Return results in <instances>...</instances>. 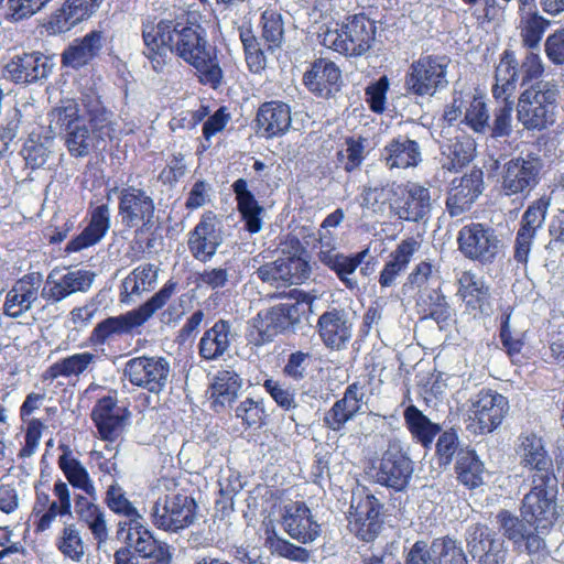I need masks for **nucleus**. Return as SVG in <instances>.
Segmentation results:
<instances>
[{
  "label": "nucleus",
  "instance_id": "obj_39",
  "mask_svg": "<svg viewBox=\"0 0 564 564\" xmlns=\"http://www.w3.org/2000/svg\"><path fill=\"white\" fill-rule=\"evenodd\" d=\"M110 228V208L107 204L96 207L87 227L74 239L68 241L65 251L78 252L98 243Z\"/></svg>",
  "mask_w": 564,
  "mask_h": 564
},
{
  "label": "nucleus",
  "instance_id": "obj_43",
  "mask_svg": "<svg viewBox=\"0 0 564 564\" xmlns=\"http://www.w3.org/2000/svg\"><path fill=\"white\" fill-rule=\"evenodd\" d=\"M238 210L245 221L246 229L250 234H257L262 229L263 207L258 203L254 194L249 189L248 182L245 178L236 180L232 185Z\"/></svg>",
  "mask_w": 564,
  "mask_h": 564
},
{
  "label": "nucleus",
  "instance_id": "obj_41",
  "mask_svg": "<svg viewBox=\"0 0 564 564\" xmlns=\"http://www.w3.org/2000/svg\"><path fill=\"white\" fill-rule=\"evenodd\" d=\"M243 380L234 369H220L214 377L210 386V398L216 412L225 410L237 399Z\"/></svg>",
  "mask_w": 564,
  "mask_h": 564
},
{
  "label": "nucleus",
  "instance_id": "obj_37",
  "mask_svg": "<svg viewBox=\"0 0 564 564\" xmlns=\"http://www.w3.org/2000/svg\"><path fill=\"white\" fill-rule=\"evenodd\" d=\"M40 278L24 275L7 293L3 304L6 315L18 318L32 308L39 297Z\"/></svg>",
  "mask_w": 564,
  "mask_h": 564
},
{
  "label": "nucleus",
  "instance_id": "obj_32",
  "mask_svg": "<svg viewBox=\"0 0 564 564\" xmlns=\"http://www.w3.org/2000/svg\"><path fill=\"white\" fill-rule=\"evenodd\" d=\"M369 257L370 250L369 248H366L351 254H345L338 251L332 256L324 257L319 262L332 270L346 289L354 291L359 288V284L352 274L361 264H365V267L360 269V272L366 274V270L370 263V261L367 260Z\"/></svg>",
  "mask_w": 564,
  "mask_h": 564
},
{
  "label": "nucleus",
  "instance_id": "obj_61",
  "mask_svg": "<svg viewBox=\"0 0 564 564\" xmlns=\"http://www.w3.org/2000/svg\"><path fill=\"white\" fill-rule=\"evenodd\" d=\"M262 387L282 410L292 412L299 408L296 402V389L291 386L279 380L268 378L262 383Z\"/></svg>",
  "mask_w": 564,
  "mask_h": 564
},
{
  "label": "nucleus",
  "instance_id": "obj_14",
  "mask_svg": "<svg viewBox=\"0 0 564 564\" xmlns=\"http://www.w3.org/2000/svg\"><path fill=\"white\" fill-rule=\"evenodd\" d=\"M123 375L131 384L160 394L170 383L171 364L161 356L135 357L126 362Z\"/></svg>",
  "mask_w": 564,
  "mask_h": 564
},
{
  "label": "nucleus",
  "instance_id": "obj_52",
  "mask_svg": "<svg viewBox=\"0 0 564 564\" xmlns=\"http://www.w3.org/2000/svg\"><path fill=\"white\" fill-rule=\"evenodd\" d=\"M159 268L152 263H143L134 268L122 281L121 295H141L151 291L158 282Z\"/></svg>",
  "mask_w": 564,
  "mask_h": 564
},
{
  "label": "nucleus",
  "instance_id": "obj_22",
  "mask_svg": "<svg viewBox=\"0 0 564 564\" xmlns=\"http://www.w3.org/2000/svg\"><path fill=\"white\" fill-rule=\"evenodd\" d=\"M257 276L275 289H285L300 284L311 275V265L307 259L279 257L258 268Z\"/></svg>",
  "mask_w": 564,
  "mask_h": 564
},
{
  "label": "nucleus",
  "instance_id": "obj_53",
  "mask_svg": "<svg viewBox=\"0 0 564 564\" xmlns=\"http://www.w3.org/2000/svg\"><path fill=\"white\" fill-rule=\"evenodd\" d=\"M85 107L89 117V122L93 127V133L98 140L106 138H113L116 133V122L113 121V113L107 110L98 97L91 96L90 99L85 100Z\"/></svg>",
  "mask_w": 564,
  "mask_h": 564
},
{
  "label": "nucleus",
  "instance_id": "obj_11",
  "mask_svg": "<svg viewBox=\"0 0 564 564\" xmlns=\"http://www.w3.org/2000/svg\"><path fill=\"white\" fill-rule=\"evenodd\" d=\"M196 507L194 499L186 495H164L151 508L152 522L160 530L178 532L194 523Z\"/></svg>",
  "mask_w": 564,
  "mask_h": 564
},
{
  "label": "nucleus",
  "instance_id": "obj_23",
  "mask_svg": "<svg viewBox=\"0 0 564 564\" xmlns=\"http://www.w3.org/2000/svg\"><path fill=\"white\" fill-rule=\"evenodd\" d=\"M96 274L89 270H72L64 274L57 271L48 273L42 290L41 296L48 304H56L77 292H87L95 280Z\"/></svg>",
  "mask_w": 564,
  "mask_h": 564
},
{
  "label": "nucleus",
  "instance_id": "obj_42",
  "mask_svg": "<svg viewBox=\"0 0 564 564\" xmlns=\"http://www.w3.org/2000/svg\"><path fill=\"white\" fill-rule=\"evenodd\" d=\"M495 85L492 96L496 99L507 101L516 91L520 80L519 63L514 52L506 50L495 70Z\"/></svg>",
  "mask_w": 564,
  "mask_h": 564
},
{
  "label": "nucleus",
  "instance_id": "obj_19",
  "mask_svg": "<svg viewBox=\"0 0 564 564\" xmlns=\"http://www.w3.org/2000/svg\"><path fill=\"white\" fill-rule=\"evenodd\" d=\"M495 519L498 531L514 547L524 544L529 554L539 553L546 547L544 535L535 530L521 514L517 516L510 510L501 509Z\"/></svg>",
  "mask_w": 564,
  "mask_h": 564
},
{
  "label": "nucleus",
  "instance_id": "obj_50",
  "mask_svg": "<svg viewBox=\"0 0 564 564\" xmlns=\"http://www.w3.org/2000/svg\"><path fill=\"white\" fill-rule=\"evenodd\" d=\"M97 359L98 357L90 351L70 355L50 366L46 370L45 378L55 380L58 377H79L91 369Z\"/></svg>",
  "mask_w": 564,
  "mask_h": 564
},
{
  "label": "nucleus",
  "instance_id": "obj_33",
  "mask_svg": "<svg viewBox=\"0 0 564 564\" xmlns=\"http://www.w3.org/2000/svg\"><path fill=\"white\" fill-rule=\"evenodd\" d=\"M381 161L389 170L415 167L422 162L421 147L415 140L400 134L384 145Z\"/></svg>",
  "mask_w": 564,
  "mask_h": 564
},
{
  "label": "nucleus",
  "instance_id": "obj_36",
  "mask_svg": "<svg viewBox=\"0 0 564 564\" xmlns=\"http://www.w3.org/2000/svg\"><path fill=\"white\" fill-rule=\"evenodd\" d=\"M140 326L142 324L133 310L117 316H109L94 327L88 341L91 346H102L118 337L131 334L134 328Z\"/></svg>",
  "mask_w": 564,
  "mask_h": 564
},
{
  "label": "nucleus",
  "instance_id": "obj_1",
  "mask_svg": "<svg viewBox=\"0 0 564 564\" xmlns=\"http://www.w3.org/2000/svg\"><path fill=\"white\" fill-rule=\"evenodd\" d=\"M172 54L193 66L199 82L212 88H218L224 78L216 53L207 46L205 31L199 25L178 23Z\"/></svg>",
  "mask_w": 564,
  "mask_h": 564
},
{
  "label": "nucleus",
  "instance_id": "obj_12",
  "mask_svg": "<svg viewBox=\"0 0 564 564\" xmlns=\"http://www.w3.org/2000/svg\"><path fill=\"white\" fill-rule=\"evenodd\" d=\"M516 454L520 467L527 471V480L555 478L553 457L545 440L534 432H522L516 441Z\"/></svg>",
  "mask_w": 564,
  "mask_h": 564
},
{
  "label": "nucleus",
  "instance_id": "obj_46",
  "mask_svg": "<svg viewBox=\"0 0 564 564\" xmlns=\"http://www.w3.org/2000/svg\"><path fill=\"white\" fill-rule=\"evenodd\" d=\"M404 423L412 438L424 448H430L441 426L432 422L417 406L411 404L403 412Z\"/></svg>",
  "mask_w": 564,
  "mask_h": 564
},
{
  "label": "nucleus",
  "instance_id": "obj_48",
  "mask_svg": "<svg viewBox=\"0 0 564 564\" xmlns=\"http://www.w3.org/2000/svg\"><path fill=\"white\" fill-rule=\"evenodd\" d=\"M519 29L523 44L529 48H538L541 40L551 25V21L542 17L533 6L521 9L519 6Z\"/></svg>",
  "mask_w": 564,
  "mask_h": 564
},
{
  "label": "nucleus",
  "instance_id": "obj_47",
  "mask_svg": "<svg viewBox=\"0 0 564 564\" xmlns=\"http://www.w3.org/2000/svg\"><path fill=\"white\" fill-rule=\"evenodd\" d=\"M135 534L130 546L134 547L139 556L151 560L149 564H171L172 552L167 543L154 539L143 527L135 528Z\"/></svg>",
  "mask_w": 564,
  "mask_h": 564
},
{
  "label": "nucleus",
  "instance_id": "obj_10",
  "mask_svg": "<svg viewBox=\"0 0 564 564\" xmlns=\"http://www.w3.org/2000/svg\"><path fill=\"white\" fill-rule=\"evenodd\" d=\"M299 322L296 304H280L260 311L249 322V341L256 346L273 341V339Z\"/></svg>",
  "mask_w": 564,
  "mask_h": 564
},
{
  "label": "nucleus",
  "instance_id": "obj_55",
  "mask_svg": "<svg viewBox=\"0 0 564 564\" xmlns=\"http://www.w3.org/2000/svg\"><path fill=\"white\" fill-rule=\"evenodd\" d=\"M58 551L74 562H80L85 555V544L75 523L66 524L56 542Z\"/></svg>",
  "mask_w": 564,
  "mask_h": 564
},
{
  "label": "nucleus",
  "instance_id": "obj_56",
  "mask_svg": "<svg viewBox=\"0 0 564 564\" xmlns=\"http://www.w3.org/2000/svg\"><path fill=\"white\" fill-rule=\"evenodd\" d=\"M549 207V197L542 196L539 199L534 200L523 213L520 220V227L518 230H524L527 231V234L536 236L538 230H540L545 223Z\"/></svg>",
  "mask_w": 564,
  "mask_h": 564
},
{
  "label": "nucleus",
  "instance_id": "obj_8",
  "mask_svg": "<svg viewBox=\"0 0 564 564\" xmlns=\"http://www.w3.org/2000/svg\"><path fill=\"white\" fill-rule=\"evenodd\" d=\"M544 163L535 152L521 153L510 159L502 166L501 191L507 196L527 197L540 183Z\"/></svg>",
  "mask_w": 564,
  "mask_h": 564
},
{
  "label": "nucleus",
  "instance_id": "obj_24",
  "mask_svg": "<svg viewBox=\"0 0 564 564\" xmlns=\"http://www.w3.org/2000/svg\"><path fill=\"white\" fill-rule=\"evenodd\" d=\"M223 241L221 223L214 213L207 212L188 234L187 245L191 254L205 263L212 260Z\"/></svg>",
  "mask_w": 564,
  "mask_h": 564
},
{
  "label": "nucleus",
  "instance_id": "obj_45",
  "mask_svg": "<svg viewBox=\"0 0 564 564\" xmlns=\"http://www.w3.org/2000/svg\"><path fill=\"white\" fill-rule=\"evenodd\" d=\"M419 248L420 243L413 238L402 240L380 272L379 284L382 288L394 285L398 276L408 268Z\"/></svg>",
  "mask_w": 564,
  "mask_h": 564
},
{
  "label": "nucleus",
  "instance_id": "obj_35",
  "mask_svg": "<svg viewBox=\"0 0 564 564\" xmlns=\"http://www.w3.org/2000/svg\"><path fill=\"white\" fill-rule=\"evenodd\" d=\"M105 34L93 30L80 39H75L62 53V64L65 67L78 69L89 64L101 51Z\"/></svg>",
  "mask_w": 564,
  "mask_h": 564
},
{
  "label": "nucleus",
  "instance_id": "obj_64",
  "mask_svg": "<svg viewBox=\"0 0 564 564\" xmlns=\"http://www.w3.org/2000/svg\"><path fill=\"white\" fill-rule=\"evenodd\" d=\"M235 416L240 419L247 427H260L265 417L263 400L245 399L236 406Z\"/></svg>",
  "mask_w": 564,
  "mask_h": 564
},
{
  "label": "nucleus",
  "instance_id": "obj_21",
  "mask_svg": "<svg viewBox=\"0 0 564 564\" xmlns=\"http://www.w3.org/2000/svg\"><path fill=\"white\" fill-rule=\"evenodd\" d=\"M434 204L435 199L432 198L429 187L417 183H408L391 207L401 220L426 224L432 216Z\"/></svg>",
  "mask_w": 564,
  "mask_h": 564
},
{
  "label": "nucleus",
  "instance_id": "obj_40",
  "mask_svg": "<svg viewBox=\"0 0 564 564\" xmlns=\"http://www.w3.org/2000/svg\"><path fill=\"white\" fill-rule=\"evenodd\" d=\"M95 501L88 496L78 494L74 498V510L78 520L88 528L97 541L98 549H101L108 540V527L105 512Z\"/></svg>",
  "mask_w": 564,
  "mask_h": 564
},
{
  "label": "nucleus",
  "instance_id": "obj_34",
  "mask_svg": "<svg viewBox=\"0 0 564 564\" xmlns=\"http://www.w3.org/2000/svg\"><path fill=\"white\" fill-rule=\"evenodd\" d=\"M285 532L301 543H310L319 535L321 527L313 520L311 510L303 502H294L285 509L282 521Z\"/></svg>",
  "mask_w": 564,
  "mask_h": 564
},
{
  "label": "nucleus",
  "instance_id": "obj_18",
  "mask_svg": "<svg viewBox=\"0 0 564 564\" xmlns=\"http://www.w3.org/2000/svg\"><path fill=\"white\" fill-rule=\"evenodd\" d=\"M382 505L367 489L361 488L352 492L349 508L350 523L357 525V535L366 541L375 540L382 529L380 520Z\"/></svg>",
  "mask_w": 564,
  "mask_h": 564
},
{
  "label": "nucleus",
  "instance_id": "obj_6",
  "mask_svg": "<svg viewBox=\"0 0 564 564\" xmlns=\"http://www.w3.org/2000/svg\"><path fill=\"white\" fill-rule=\"evenodd\" d=\"M451 58L446 55H422L414 61L404 78V87L415 96H434L447 87Z\"/></svg>",
  "mask_w": 564,
  "mask_h": 564
},
{
  "label": "nucleus",
  "instance_id": "obj_7",
  "mask_svg": "<svg viewBox=\"0 0 564 564\" xmlns=\"http://www.w3.org/2000/svg\"><path fill=\"white\" fill-rule=\"evenodd\" d=\"M457 245L465 258L482 265L492 264L503 247L497 231L481 223L463 226L457 235Z\"/></svg>",
  "mask_w": 564,
  "mask_h": 564
},
{
  "label": "nucleus",
  "instance_id": "obj_25",
  "mask_svg": "<svg viewBox=\"0 0 564 564\" xmlns=\"http://www.w3.org/2000/svg\"><path fill=\"white\" fill-rule=\"evenodd\" d=\"M303 83L308 91L316 97L329 99L341 89V70L333 61L317 58L304 73Z\"/></svg>",
  "mask_w": 564,
  "mask_h": 564
},
{
  "label": "nucleus",
  "instance_id": "obj_60",
  "mask_svg": "<svg viewBox=\"0 0 564 564\" xmlns=\"http://www.w3.org/2000/svg\"><path fill=\"white\" fill-rule=\"evenodd\" d=\"M417 304L424 306V311L434 319L445 318L448 314L446 297L440 288L424 286L419 290Z\"/></svg>",
  "mask_w": 564,
  "mask_h": 564
},
{
  "label": "nucleus",
  "instance_id": "obj_29",
  "mask_svg": "<svg viewBox=\"0 0 564 564\" xmlns=\"http://www.w3.org/2000/svg\"><path fill=\"white\" fill-rule=\"evenodd\" d=\"M53 66L51 57L41 52H32L14 56L6 69L13 82L32 84L47 78Z\"/></svg>",
  "mask_w": 564,
  "mask_h": 564
},
{
  "label": "nucleus",
  "instance_id": "obj_51",
  "mask_svg": "<svg viewBox=\"0 0 564 564\" xmlns=\"http://www.w3.org/2000/svg\"><path fill=\"white\" fill-rule=\"evenodd\" d=\"M455 470L458 480L470 489L484 482L485 466L474 449H459Z\"/></svg>",
  "mask_w": 564,
  "mask_h": 564
},
{
  "label": "nucleus",
  "instance_id": "obj_16",
  "mask_svg": "<svg viewBox=\"0 0 564 564\" xmlns=\"http://www.w3.org/2000/svg\"><path fill=\"white\" fill-rule=\"evenodd\" d=\"M109 193H119L118 214L124 226L129 228L141 226L143 229L153 227L155 203L144 188L128 185L121 189L115 187ZM109 197L110 194H108Z\"/></svg>",
  "mask_w": 564,
  "mask_h": 564
},
{
  "label": "nucleus",
  "instance_id": "obj_15",
  "mask_svg": "<svg viewBox=\"0 0 564 564\" xmlns=\"http://www.w3.org/2000/svg\"><path fill=\"white\" fill-rule=\"evenodd\" d=\"M468 554L476 564H508L509 549L506 541L484 523L469 524L464 533Z\"/></svg>",
  "mask_w": 564,
  "mask_h": 564
},
{
  "label": "nucleus",
  "instance_id": "obj_26",
  "mask_svg": "<svg viewBox=\"0 0 564 564\" xmlns=\"http://www.w3.org/2000/svg\"><path fill=\"white\" fill-rule=\"evenodd\" d=\"M104 0H66L45 24L48 34H64L96 13Z\"/></svg>",
  "mask_w": 564,
  "mask_h": 564
},
{
  "label": "nucleus",
  "instance_id": "obj_13",
  "mask_svg": "<svg viewBox=\"0 0 564 564\" xmlns=\"http://www.w3.org/2000/svg\"><path fill=\"white\" fill-rule=\"evenodd\" d=\"M509 411L508 399L492 389H481L473 399L467 430L486 435L494 432Z\"/></svg>",
  "mask_w": 564,
  "mask_h": 564
},
{
  "label": "nucleus",
  "instance_id": "obj_49",
  "mask_svg": "<svg viewBox=\"0 0 564 564\" xmlns=\"http://www.w3.org/2000/svg\"><path fill=\"white\" fill-rule=\"evenodd\" d=\"M58 466L74 488L83 490L90 499L97 500V490L87 469L68 448L58 457Z\"/></svg>",
  "mask_w": 564,
  "mask_h": 564
},
{
  "label": "nucleus",
  "instance_id": "obj_59",
  "mask_svg": "<svg viewBox=\"0 0 564 564\" xmlns=\"http://www.w3.org/2000/svg\"><path fill=\"white\" fill-rule=\"evenodd\" d=\"M105 502L112 512L126 517L131 522L141 519L137 508L129 501L124 490L117 482L108 487Z\"/></svg>",
  "mask_w": 564,
  "mask_h": 564
},
{
  "label": "nucleus",
  "instance_id": "obj_28",
  "mask_svg": "<svg viewBox=\"0 0 564 564\" xmlns=\"http://www.w3.org/2000/svg\"><path fill=\"white\" fill-rule=\"evenodd\" d=\"M292 124L291 107L281 100L265 101L256 115L257 133L265 139L280 138Z\"/></svg>",
  "mask_w": 564,
  "mask_h": 564
},
{
  "label": "nucleus",
  "instance_id": "obj_20",
  "mask_svg": "<svg viewBox=\"0 0 564 564\" xmlns=\"http://www.w3.org/2000/svg\"><path fill=\"white\" fill-rule=\"evenodd\" d=\"M354 313L340 306L328 307L319 315L316 327L323 344L332 350L347 348L354 334Z\"/></svg>",
  "mask_w": 564,
  "mask_h": 564
},
{
  "label": "nucleus",
  "instance_id": "obj_27",
  "mask_svg": "<svg viewBox=\"0 0 564 564\" xmlns=\"http://www.w3.org/2000/svg\"><path fill=\"white\" fill-rule=\"evenodd\" d=\"M484 189L481 170H471L470 173L452 181L446 198V210L451 217H458L468 212Z\"/></svg>",
  "mask_w": 564,
  "mask_h": 564
},
{
  "label": "nucleus",
  "instance_id": "obj_3",
  "mask_svg": "<svg viewBox=\"0 0 564 564\" xmlns=\"http://www.w3.org/2000/svg\"><path fill=\"white\" fill-rule=\"evenodd\" d=\"M554 82L541 80L527 88L518 99L517 117L527 130H543L554 122L558 98Z\"/></svg>",
  "mask_w": 564,
  "mask_h": 564
},
{
  "label": "nucleus",
  "instance_id": "obj_58",
  "mask_svg": "<svg viewBox=\"0 0 564 564\" xmlns=\"http://www.w3.org/2000/svg\"><path fill=\"white\" fill-rule=\"evenodd\" d=\"M262 37L269 50L279 48L284 42V22L282 14L275 10H265L261 15Z\"/></svg>",
  "mask_w": 564,
  "mask_h": 564
},
{
  "label": "nucleus",
  "instance_id": "obj_54",
  "mask_svg": "<svg viewBox=\"0 0 564 564\" xmlns=\"http://www.w3.org/2000/svg\"><path fill=\"white\" fill-rule=\"evenodd\" d=\"M434 564H469L462 542L448 535L432 540Z\"/></svg>",
  "mask_w": 564,
  "mask_h": 564
},
{
  "label": "nucleus",
  "instance_id": "obj_30",
  "mask_svg": "<svg viewBox=\"0 0 564 564\" xmlns=\"http://www.w3.org/2000/svg\"><path fill=\"white\" fill-rule=\"evenodd\" d=\"M441 129L436 141L440 143L441 154L443 156V167L448 171L458 170L468 164L475 154L474 140L457 130Z\"/></svg>",
  "mask_w": 564,
  "mask_h": 564
},
{
  "label": "nucleus",
  "instance_id": "obj_17",
  "mask_svg": "<svg viewBox=\"0 0 564 564\" xmlns=\"http://www.w3.org/2000/svg\"><path fill=\"white\" fill-rule=\"evenodd\" d=\"M413 471V462L405 454L402 442L395 437L389 440L388 448L376 467V482L401 491L409 485Z\"/></svg>",
  "mask_w": 564,
  "mask_h": 564
},
{
  "label": "nucleus",
  "instance_id": "obj_4",
  "mask_svg": "<svg viewBox=\"0 0 564 564\" xmlns=\"http://www.w3.org/2000/svg\"><path fill=\"white\" fill-rule=\"evenodd\" d=\"M527 481L530 490L521 500L520 513L535 530L545 535L558 517L556 502L558 479L557 477L534 478Z\"/></svg>",
  "mask_w": 564,
  "mask_h": 564
},
{
  "label": "nucleus",
  "instance_id": "obj_57",
  "mask_svg": "<svg viewBox=\"0 0 564 564\" xmlns=\"http://www.w3.org/2000/svg\"><path fill=\"white\" fill-rule=\"evenodd\" d=\"M177 288V282L169 280L154 295L145 303L133 310L140 323L143 325L152 315L161 310L173 296Z\"/></svg>",
  "mask_w": 564,
  "mask_h": 564
},
{
  "label": "nucleus",
  "instance_id": "obj_2",
  "mask_svg": "<svg viewBox=\"0 0 564 564\" xmlns=\"http://www.w3.org/2000/svg\"><path fill=\"white\" fill-rule=\"evenodd\" d=\"M377 34L376 22L365 14L347 17L335 28L318 33L319 43L346 57H361L372 48Z\"/></svg>",
  "mask_w": 564,
  "mask_h": 564
},
{
  "label": "nucleus",
  "instance_id": "obj_38",
  "mask_svg": "<svg viewBox=\"0 0 564 564\" xmlns=\"http://www.w3.org/2000/svg\"><path fill=\"white\" fill-rule=\"evenodd\" d=\"M235 338L231 323L218 319L203 334L198 343V354L205 360H216L228 352Z\"/></svg>",
  "mask_w": 564,
  "mask_h": 564
},
{
  "label": "nucleus",
  "instance_id": "obj_44",
  "mask_svg": "<svg viewBox=\"0 0 564 564\" xmlns=\"http://www.w3.org/2000/svg\"><path fill=\"white\" fill-rule=\"evenodd\" d=\"M458 295L473 311L484 312L489 306L490 291L484 278L464 271L458 279Z\"/></svg>",
  "mask_w": 564,
  "mask_h": 564
},
{
  "label": "nucleus",
  "instance_id": "obj_5",
  "mask_svg": "<svg viewBox=\"0 0 564 564\" xmlns=\"http://www.w3.org/2000/svg\"><path fill=\"white\" fill-rule=\"evenodd\" d=\"M50 116L51 123L64 132L65 145L72 156H87L95 147V141H99L80 117L79 107L75 100L64 101L53 109Z\"/></svg>",
  "mask_w": 564,
  "mask_h": 564
},
{
  "label": "nucleus",
  "instance_id": "obj_9",
  "mask_svg": "<svg viewBox=\"0 0 564 564\" xmlns=\"http://www.w3.org/2000/svg\"><path fill=\"white\" fill-rule=\"evenodd\" d=\"M178 23L170 19L155 22L151 18L142 22L143 54L156 73H162L171 59Z\"/></svg>",
  "mask_w": 564,
  "mask_h": 564
},
{
  "label": "nucleus",
  "instance_id": "obj_63",
  "mask_svg": "<svg viewBox=\"0 0 564 564\" xmlns=\"http://www.w3.org/2000/svg\"><path fill=\"white\" fill-rule=\"evenodd\" d=\"M365 142L366 140L361 137L346 139V148L337 153L338 162L346 172L351 173L362 164L366 158Z\"/></svg>",
  "mask_w": 564,
  "mask_h": 564
},
{
  "label": "nucleus",
  "instance_id": "obj_31",
  "mask_svg": "<svg viewBox=\"0 0 564 564\" xmlns=\"http://www.w3.org/2000/svg\"><path fill=\"white\" fill-rule=\"evenodd\" d=\"M126 412L127 409L119 406L117 399L111 395L97 401L91 411V420L104 441L115 442L119 438L123 430Z\"/></svg>",
  "mask_w": 564,
  "mask_h": 564
},
{
  "label": "nucleus",
  "instance_id": "obj_62",
  "mask_svg": "<svg viewBox=\"0 0 564 564\" xmlns=\"http://www.w3.org/2000/svg\"><path fill=\"white\" fill-rule=\"evenodd\" d=\"M311 235L312 228L306 226L289 234L281 242V257L306 259L304 256L306 254V248L311 246Z\"/></svg>",
  "mask_w": 564,
  "mask_h": 564
}]
</instances>
